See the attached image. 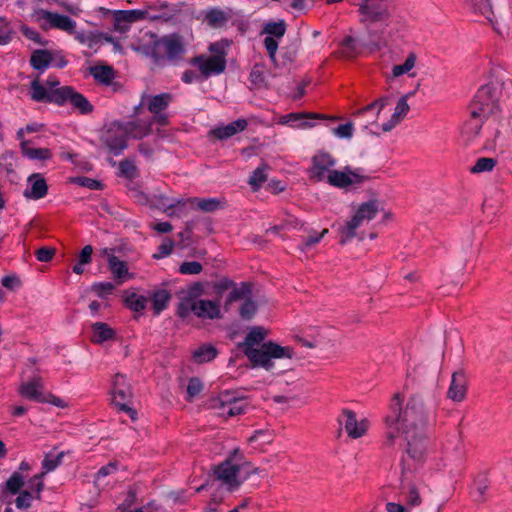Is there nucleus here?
Here are the masks:
<instances>
[{
	"instance_id": "nucleus-1",
	"label": "nucleus",
	"mask_w": 512,
	"mask_h": 512,
	"mask_svg": "<svg viewBox=\"0 0 512 512\" xmlns=\"http://www.w3.org/2000/svg\"><path fill=\"white\" fill-rule=\"evenodd\" d=\"M400 395L395 394L391 411L386 419V443L394 445L403 437L406 441L408 456L415 461H422L430 449V414L423 399L412 396L404 409H400Z\"/></svg>"
},
{
	"instance_id": "nucleus-2",
	"label": "nucleus",
	"mask_w": 512,
	"mask_h": 512,
	"mask_svg": "<svg viewBox=\"0 0 512 512\" xmlns=\"http://www.w3.org/2000/svg\"><path fill=\"white\" fill-rule=\"evenodd\" d=\"M499 89L494 83L481 86L470 107L472 115H481L486 119V129L493 130L494 138L488 137L483 143L486 151L503 153L506 137L501 130L500 107L498 104Z\"/></svg>"
},
{
	"instance_id": "nucleus-3",
	"label": "nucleus",
	"mask_w": 512,
	"mask_h": 512,
	"mask_svg": "<svg viewBox=\"0 0 512 512\" xmlns=\"http://www.w3.org/2000/svg\"><path fill=\"white\" fill-rule=\"evenodd\" d=\"M30 97L36 102L53 103L58 106L70 104L80 114L86 115L93 111V105L81 93L71 86H60L55 76H49L44 83L38 78L30 84Z\"/></svg>"
},
{
	"instance_id": "nucleus-4",
	"label": "nucleus",
	"mask_w": 512,
	"mask_h": 512,
	"mask_svg": "<svg viewBox=\"0 0 512 512\" xmlns=\"http://www.w3.org/2000/svg\"><path fill=\"white\" fill-rule=\"evenodd\" d=\"M203 293L204 286L200 282H195L181 291L177 315L180 318H187L190 314L202 319L219 318L221 316L219 302L199 299Z\"/></svg>"
},
{
	"instance_id": "nucleus-5",
	"label": "nucleus",
	"mask_w": 512,
	"mask_h": 512,
	"mask_svg": "<svg viewBox=\"0 0 512 512\" xmlns=\"http://www.w3.org/2000/svg\"><path fill=\"white\" fill-rule=\"evenodd\" d=\"M257 469H251L250 464L245 461L240 450L235 449L229 457L219 464L215 470L217 479L227 487L229 491H234L250 476L256 473Z\"/></svg>"
},
{
	"instance_id": "nucleus-6",
	"label": "nucleus",
	"mask_w": 512,
	"mask_h": 512,
	"mask_svg": "<svg viewBox=\"0 0 512 512\" xmlns=\"http://www.w3.org/2000/svg\"><path fill=\"white\" fill-rule=\"evenodd\" d=\"M245 355L253 366L263 367L269 370L273 367V360L291 358L293 350L286 346H280L272 341L264 342L258 348L245 350Z\"/></svg>"
},
{
	"instance_id": "nucleus-7",
	"label": "nucleus",
	"mask_w": 512,
	"mask_h": 512,
	"mask_svg": "<svg viewBox=\"0 0 512 512\" xmlns=\"http://www.w3.org/2000/svg\"><path fill=\"white\" fill-rule=\"evenodd\" d=\"M209 50L213 55H199L191 60V65L196 67L203 79L213 75H219L225 71L226 57L220 43H212Z\"/></svg>"
},
{
	"instance_id": "nucleus-8",
	"label": "nucleus",
	"mask_w": 512,
	"mask_h": 512,
	"mask_svg": "<svg viewBox=\"0 0 512 512\" xmlns=\"http://www.w3.org/2000/svg\"><path fill=\"white\" fill-rule=\"evenodd\" d=\"M378 212L379 204L377 201L372 200L362 203L352 219L340 228V242L344 244L351 240L356 235V230L374 219Z\"/></svg>"
},
{
	"instance_id": "nucleus-9",
	"label": "nucleus",
	"mask_w": 512,
	"mask_h": 512,
	"mask_svg": "<svg viewBox=\"0 0 512 512\" xmlns=\"http://www.w3.org/2000/svg\"><path fill=\"white\" fill-rule=\"evenodd\" d=\"M173 100V96L170 93H161L158 95H149L143 93L140 98V102L134 108V114L139 115L143 107H146L149 112L153 115L152 120L160 125H166L168 122L165 110L168 108Z\"/></svg>"
},
{
	"instance_id": "nucleus-10",
	"label": "nucleus",
	"mask_w": 512,
	"mask_h": 512,
	"mask_svg": "<svg viewBox=\"0 0 512 512\" xmlns=\"http://www.w3.org/2000/svg\"><path fill=\"white\" fill-rule=\"evenodd\" d=\"M112 402L121 410L126 412L131 419L136 418V412L129 406L132 398V390L125 375L116 374L112 383Z\"/></svg>"
},
{
	"instance_id": "nucleus-11",
	"label": "nucleus",
	"mask_w": 512,
	"mask_h": 512,
	"mask_svg": "<svg viewBox=\"0 0 512 512\" xmlns=\"http://www.w3.org/2000/svg\"><path fill=\"white\" fill-rule=\"evenodd\" d=\"M184 52L183 42L180 36L170 34L154 41L151 54L157 59H173Z\"/></svg>"
},
{
	"instance_id": "nucleus-12",
	"label": "nucleus",
	"mask_w": 512,
	"mask_h": 512,
	"mask_svg": "<svg viewBox=\"0 0 512 512\" xmlns=\"http://www.w3.org/2000/svg\"><path fill=\"white\" fill-rule=\"evenodd\" d=\"M358 12L362 23L385 22L391 16L385 0H362Z\"/></svg>"
},
{
	"instance_id": "nucleus-13",
	"label": "nucleus",
	"mask_w": 512,
	"mask_h": 512,
	"mask_svg": "<svg viewBox=\"0 0 512 512\" xmlns=\"http://www.w3.org/2000/svg\"><path fill=\"white\" fill-rule=\"evenodd\" d=\"M285 32L286 24L284 21L267 22L263 26L262 34L265 35L263 44L270 60L275 66H277L276 52L279 46V42L283 38Z\"/></svg>"
},
{
	"instance_id": "nucleus-14",
	"label": "nucleus",
	"mask_w": 512,
	"mask_h": 512,
	"mask_svg": "<svg viewBox=\"0 0 512 512\" xmlns=\"http://www.w3.org/2000/svg\"><path fill=\"white\" fill-rule=\"evenodd\" d=\"M127 139V130L123 122L111 123L102 136L104 144L114 155L121 154L126 148Z\"/></svg>"
},
{
	"instance_id": "nucleus-15",
	"label": "nucleus",
	"mask_w": 512,
	"mask_h": 512,
	"mask_svg": "<svg viewBox=\"0 0 512 512\" xmlns=\"http://www.w3.org/2000/svg\"><path fill=\"white\" fill-rule=\"evenodd\" d=\"M483 130V135L485 137V141L488 137L494 138L493 130L486 129V119L481 115H472L470 113V118L464 123L461 130V139L462 141L469 145L472 144L480 135V132Z\"/></svg>"
},
{
	"instance_id": "nucleus-16",
	"label": "nucleus",
	"mask_w": 512,
	"mask_h": 512,
	"mask_svg": "<svg viewBox=\"0 0 512 512\" xmlns=\"http://www.w3.org/2000/svg\"><path fill=\"white\" fill-rule=\"evenodd\" d=\"M338 422L345 429L350 438L357 439L364 436L369 428V421L365 418L357 419L355 412L344 409Z\"/></svg>"
},
{
	"instance_id": "nucleus-17",
	"label": "nucleus",
	"mask_w": 512,
	"mask_h": 512,
	"mask_svg": "<svg viewBox=\"0 0 512 512\" xmlns=\"http://www.w3.org/2000/svg\"><path fill=\"white\" fill-rule=\"evenodd\" d=\"M463 3L472 13L481 15L493 23L499 12V6L509 4V0H463Z\"/></svg>"
},
{
	"instance_id": "nucleus-18",
	"label": "nucleus",
	"mask_w": 512,
	"mask_h": 512,
	"mask_svg": "<svg viewBox=\"0 0 512 512\" xmlns=\"http://www.w3.org/2000/svg\"><path fill=\"white\" fill-rule=\"evenodd\" d=\"M367 179V176L361 173L360 169L351 170L346 167L344 170H334L329 174L327 182L337 188H346L349 186L359 185Z\"/></svg>"
},
{
	"instance_id": "nucleus-19",
	"label": "nucleus",
	"mask_w": 512,
	"mask_h": 512,
	"mask_svg": "<svg viewBox=\"0 0 512 512\" xmlns=\"http://www.w3.org/2000/svg\"><path fill=\"white\" fill-rule=\"evenodd\" d=\"M335 165L336 160L329 153L319 152L312 157L311 177L317 181H327Z\"/></svg>"
},
{
	"instance_id": "nucleus-20",
	"label": "nucleus",
	"mask_w": 512,
	"mask_h": 512,
	"mask_svg": "<svg viewBox=\"0 0 512 512\" xmlns=\"http://www.w3.org/2000/svg\"><path fill=\"white\" fill-rule=\"evenodd\" d=\"M37 18L45 22L49 28H56L69 34L74 33L76 29V22L66 15L40 9L37 11Z\"/></svg>"
},
{
	"instance_id": "nucleus-21",
	"label": "nucleus",
	"mask_w": 512,
	"mask_h": 512,
	"mask_svg": "<svg viewBox=\"0 0 512 512\" xmlns=\"http://www.w3.org/2000/svg\"><path fill=\"white\" fill-rule=\"evenodd\" d=\"M187 204H190L192 208H197L203 212H214L221 207V203L217 198H179L167 207L166 212L168 215H172V213L168 212L171 208L185 206Z\"/></svg>"
},
{
	"instance_id": "nucleus-22",
	"label": "nucleus",
	"mask_w": 512,
	"mask_h": 512,
	"mask_svg": "<svg viewBox=\"0 0 512 512\" xmlns=\"http://www.w3.org/2000/svg\"><path fill=\"white\" fill-rule=\"evenodd\" d=\"M48 193V185L45 178L40 173H34L27 179V188L23 195L27 199L39 200L44 198Z\"/></svg>"
},
{
	"instance_id": "nucleus-23",
	"label": "nucleus",
	"mask_w": 512,
	"mask_h": 512,
	"mask_svg": "<svg viewBox=\"0 0 512 512\" xmlns=\"http://www.w3.org/2000/svg\"><path fill=\"white\" fill-rule=\"evenodd\" d=\"M19 393L32 401L44 402L46 401L43 394V383L41 378L35 377L32 380L21 384Z\"/></svg>"
},
{
	"instance_id": "nucleus-24",
	"label": "nucleus",
	"mask_w": 512,
	"mask_h": 512,
	"mask_svg": "<svg viewBox=\"0 0 512 512\" xmlns=\"http://www.w3.org/2000/svg\"><path fill=\"white\" fill-rule=\"evenodd\" d=\"M317 118H322V116L313 113H289L281 116L279 123L281 125H290L292 128L305 129L313 126L307 119Z\"/></svg>"
},
{
	"instance_id": "nucleus-25",
	"label": "nucleus",
	"mask_w": 512,
	"mask_h": 512,
	"mask_svg": "<svg viewBox=\"0 0 512 512\" xmlns=\"http://www.w3.org/2000/svg\"><path fill=\"white\" fill-rule=\"evenodd\" d=\"M62 456H63L62 453L57 454V455L47 454L45 456V458L43 459V461H42L43 472L36 474L32 477V481H37V494L38 495L44 488L43 477L45 476L46 473L51 472L58 467V465L61 463Z\"/></svg>"
},
{
	"instance_id": "nucleus-26",
	"label": "nucleus",
	"mask_w": 512,
	"mask_h": 512,
	"mask_svg": "<svg viewBox=\"0 0 512 512\" xmlns=\"http://www.w3.org/2000/svg\"><path fill=\"white\" fill-rule=\"evenodd\" d=\"M248 122L245 119H237L224 126L216 127L211 131L215 138L219 140L228 139L247 128Z\"/></svg>"
},
{
	"instance_id": "nucleus-27",
	"label": "nucleus",
	"mask_w": 512,
	"mask_h": 512,
	"mask_svg": "<svg viewBox=\"0 0 512 512\" xmlns=\"http://www.w3.org/2000/svg\"><path fill=\"white\" fill-rule=\"evenodd\" d=\"M153 120H134V121H128L123 122L124 127L127 130V136L135 138V139H142L150 134L152 130V124Z\"/></svg>"
},
{
	"instance_id": "nucleus-28",
	"label": "nucleus",
	"mask_w": 512,
	"mask_h": 512,
	"mask_svg": "<svg viewBox=\"0 0 512 512\" xmlns=\"http://www.w3.org/2000/svg\"><path fill=\"white\" fill-rule=\"evenodd\" d=\"M408 97L409 95H404L399 99L390 120L382 125L384 132L391 131L407 115L410 110Z\"/></svg>"
},
{
	"instance_id": "nucleus-29",
	"label": "nucleus",
	"mask_w": 512,
	"mask_h": 512,
	"mask_svg": "<svg viewBox=\"0 0 512 512\" xmlns=\"http://www.w3.org/2000/svg\"><path fill=\"white\" fill-rule=\"evenodd\" d=\"M466 394V378L462 372H455L452 375L451 384L447 395L453 401H462Z\"/></svg>"
},
{
	"instance_id": "nucleus-30",
	"label": "nucleus",
	"mask_w": 512,
	"mask_h": 512,
	"mask_svg": "<svg viewBox=\"0 0 512 512\" xmlns=\"http://www.w3.org/2000/svg\"><path fill=\"white\" fill-rule=\"evenodd\" d=\"M108 266L118 284H122L127 278H131L127 264L114 255L108 257Z\"/></svg>"
},
{
	"instance_id": "nucleus-31",
	"label": "nucleus",
	"mask_w": 512,
	"mask_h": 512,
	"mask_svg": "<svg viewBox=\"0 0 512 512\" xmlns=\"http://www.w3.org/2000/svg\"><path fill=\"white\" fill-rule=\"evenodd\" d=\"M92 342L102 344L115 336V331L106 323L96 322L92 324Z\"/></svg>"
},
{
	"instance_id": "nucleus-32",
	"label": "nucleus",
	"mask_w": 512,
	"mask_h": 512,
	"mask_svg": "<svg viewBox=\"0 0 512 512\" xmlns=\"http://www.w3.org/2000/svg\"><path fill=\"white\" fill-rule=\"evenodd\" d=\"M20 149L24 157L30 160L45 161L52 157V152L48 148H33L29 142H23L20 144Z\"/></svg>"
},
{
	"instance_id": "nucleus-33",
	"label": "nucleus",
	"mask_w": 512,
	"mask_h": 512,
	"mask_svg": "<svg viewBox=\"0 0 512 512\" xmlns=\"http://www.w3.org/2000/svg\"><path fill=\"white\" fill-rule=\"evenodd\" d=\"M90 74L93 78L103 85H112L115 73L112 67L107 65L93 66L90 68Z\"/></svg>"
},
{
	"instance_id": "nucleus-34",
	"label": "nucleus",
	"mask_w": 512,
	"mask_h": 512,
	"mask_svg": "<svg viewBox=\"0 0 512 512\" xmlns=\"http://www.w3.org/2000/svg\"><path fill=\"white\" fill-rule=\"evenodd\" d=\"M152 309L155 315H159L168 306L171 294L166 289H159L150 295Z\"/></svg>"
},
{
	"instance_id": "nucleus-35",
	"label": "nucleus",
	"mask_w": 512,
	"mask_h": 512,
	"mask_svg": "<svg viewBox=\"0 0 512 512\" xmlns=\"http://www.w3.org/2000/svg\"><path fill=\"white\" fill-rule=\"evenodd\" d=\"M148 300L149 298L144 295L131 292L126 294L124 302L130 310L142 313L147 307Z\"/></svg>"
},
{
	"instance_id": "nucleus-36",
	"label": "nucleus",
	"mask_w": 512,
	"mask_h": 512,
	"mask_svg": "<svg viewBox=\"0 0 512 512\" xmlns=\"http://www.w3.org/2000/svg\"><path fill=\"white\" fill-rule=\"evenodd\" d=\"M229 16L223 10L210 9L205 13L204 21L212 28H220L228 22Z\"/></svg>"
},
{
	"instance_id": "nucleus-37",
	"label": "nucleus",
	"mask_w": 512,
	"mask_h": 512,
	"mask_svg": "<svg viewBox=\"0 0 512 512\" xmlns=\"http://www.w3.org/2000/svg\"><path fill=\"white\" fill-rule=\"evenodd\" d=\"M52 59V54L48 50H36L31 55L30 63L34 69L44 71Z\"/></svg>"
},
{
	"instance_id": "nucleus-38",
	"label": "nucleus",
	"mask_w": 512,
	"mask_h": 512,
	"mask_svg": "<svg viewBox=\"0 0 512 512\" xmlns=\"http://www.w3.org/2000/svg\"><path fill=\"white\" fill-rule=\"evenodd\" d=\"M266 333L261 327H254L245 337L244 342L241 344L243 351L249 348H258L261 342L265 339Z\"/></svg>"
},
{
	"instance_id": "nucleus-39",
	"label": "nucleus",
	"mask_w": 512,
	"mask_h": 512,
	"mask_svg": "<svg viewBox=\"0 0 512 512\" xmlns=\"http://www.w3.org/2000/svg\"><path fill=\"white\" fill-rule=\"evenodd\" d=\"M218 352L216 348L210 344H204L193 351L192 357L196 363H205L212 361Z\"/></svg>"
},
{
	"instance_id": "nucleus-40",
	"label": "nucleus",
	"mask_w": 512,
	"mask_h": 512,
	"mask_svg": "<svg viewBox=\"0 0 512 512\" xmlns=\"http://www.w3.org/2000/svg\"><path fill=\"white\" fill-rule=\"evenodd\" d=\"M417 61V56L415 53H410L405 59L403 64L394 65L392 68V77L397 78L404 74H408L411 77H414V73H410L412 69L415 67Z\"/></svg>"
},
{
	"instance_id": "nucleus-41",
	"label": "nucleus",
	"mask_w": 512,
	"mask_h": 512,
	"mask_svg": "<svg viewBox=\"0 0 512 512\" xmlns=\"http://www.w3.org/2000/svg\"><path fill=\"white\" fill-rule=\"evenodd\" d=\"M230 399H231V393L224 392V393H221L217 398H215L212 401V407L215 410H217V413L219 416L225 417V418L231 417L230 412H229L230 405L228 404V403H230Z\"/></svg>"
},
{
	"instance_id": "nucleus-42",
	"label": "nucleus",
	"mask_w": 512,
	"mask_h": 512,
	"mask_svg": "<svg viewBox=\"0 0 512 512\" xmlns=\"http://www.w3.org/2000/svg\"><path fill=\"white\" fill-rule=\"evenodd\" d=\"M340 48L341 55L346 58L355 57L361 52V47L357 40L352 36L345 37L340 44Z\"/></svg>"
},
{
	"instance_id": "nucleus-43",
	"label": "nucleus",
	"mask_w": 512,
	"mask_h": 512,
	"mask_svg": "<svg viewBox=\"0 0 512 512\" xmlns=\"http://www.w3.org/2000/svg\"><path fill=\"white\" fill-rule=\"evenodd\" d=\"M15 34L11 22L6 17L0 16V46L8 45Z\"/></svg>"
},
{
	"instance_id": "nucleus-44",
	"label": "nucleus",
	"mask_w": 512,
	"mask_h": 512,
	"mask_svg": "<svg viewBox=\"0 0 512 512\" xmlns=\"http://www.w3.org/2000/svg\"><path fill=\"white\" fill-rule=\"evenodd\" d=\"M267 169L268 166L266 164H263L257 167L250 176L248 183L254 191L258 190L262 186V184L267 180Z\"/></svg>"
},
{
	"instance_id": "nucleus-45",
	"label": "nucleus",
	"mask_w": 512,
	"mask_h": 512,
	"mask_svg": "<svg viewBox=\"0 0 512 512\" xmlns=\"http://www.w3.org/2000/svg\"><path fill=\"white\" fill-rule=\"evenodd\" d=\"M496 165H497L496 159L490 158V157H481L470 168V172L473 174L490 172L495 168Z\"/></svg>"
},
{
	"instance_id": "nucleus-46",
	"label": "nucleus",
	"mask_w": 512,
	"mask_h": 512,
	"mask_svg": "<svg viewBox=\"0 0 512 512\" xmlns=\"http://www.w3.org/2000/svg\"><path fill=\"white\" fill-rule=\"evenodd\" d=\"M252 293V287L250 283L242 282L239 287L234 288L228 295V300L234 302L237 300L245 299Z\"/></svg>"
},
{
	"instance_id": "nucleus-47",
	"label": "nucleus",
	"mask_w": 512,
	"mask_h": 512,
	"mask_svg": "<svg viewBox=\"0 0 512 512\" xmlns=\"http://www.w3.org/2000/svg\"><path fill=\"white\" fill-rule=\"evenodd\" d=\"M74 38L82 45H86L89 48H93L98 43V38L91 32L76 31L74 29Z\"/></svg>"
},
{
	"instance_id": "nucleus-48",
	"label": "nucleus",
	"mask_w": 512,
	"mask_h": 512,
	"mask_svg": "<svg viewBox=\"0 0 512 512\" xmlns=\"http://www.w3.org/2000/svg\"><path fill=\"white\" fill-rule=\"evenodd\" d=\"M119 12L123 16L122 19H124L126 22L130 24L148 18L147 10L134 9Z\"/></svg>"
},
{
	"instance_id": "nucleus-49",
	"label": "nucleus",
	"mask_w": 512,
	"mask_h": 512,
	"mask_svg": "<svg viewBox=\"0 0 512 512\" xmlns=\"http://www.w3.org/2000/svg\"><path fill=\"white\" fill-rule=\"evenodd\" d=\"M24 484L23 476L19 472H14L6 481V489L11 494H16L20 491Z\"/></svg>"
},
{
	"instance_id": "nucleus-50",
	"label": "nucleus",
	"mask_w": 512,
	"mask_h": 512,
	"mask_svg": "<svg viewBox=\"0 0 512 512\" xmlns=\"http://www.w3.org/2000/svg\"><path fill=\"white\" fill-rule=\"evenodd\" d=\"M228 404L230 405L229 412L231 417L241 415L247 409V402L244 399L235 398L232 394Z\"/></svg>"
},
{
	"instance_id": "nucleus-51",
	"label": "nucleus",
	"mask_w": 512,
	"mask_h": 512,
	"mask_svg": "<svg viewBox=\"0 0 512 512\" xmlns=\"http://www.w3.org/2000/svg\"><path fill=\"white\" fill-rule=\"evenodd\" d=\"M203 270L202 264L197 261L183 262L179 267L182 275H197Z\"/></svg>"
},
{
	"instance_id": "nucleus-52",
	"label": "nucleus",
	"mask_w": 512,
	"mask_h": 512,
	"mask_svg": "<svg viewBox=\"0 0 512 512\" xmlns=\"http://www.w3.org/2000/svg\"><path fill=\"white\" fill-rule=\"evenodd\" d=\"M115 286L111 282H98L92 285V291L101 298H106L112 294Z\"/></svg>"
},
{
	"instance_id": "nucleus-53",
	"label": "nucleus",
	"mask_w": 512,
	"mask_h": 512,
	"mask_svg": "<svg viewBox=\"0 0 512 512\" xmlns=\"http://www.w3.org/2000/svg\"><path fill=\"white\" fill-rule=\"evenodd\" d=\"M257 311V305L256 303L247 298L244 303L241 305L240 307V316L243 318V319H246V320H250L256 313Z\"/></svg>"
},
{
	"instance_id": "nucleus-54",
	"label": "nucleus",
	"mask_w": 512,
	"mask_h": 512,
	"mask_svg": "<svg viewBox=\"0 0 512 512\" xmlns=\"http://www.w3.org/2000/svg\"><path fill=\"white\" fill-rule=\"evenodd\" d=\"M203 390V384L198 378H191L187 386V400L191 401Z\"/></svg>"
},
{
	"instance_id": "nucleus-55",
	"label": "nucleus",
	"mask_w": 512,
	"mask_h": 512,
	"mask_svg": "<svg viewBox=\"0 0 512 512\" xmlns=\"http://www.w3.org/2000/svg\"><path fill=\"white\" fill-rule=\"evenodd\" d=\"M333 134L338 138L350 139L353 136L354 126L351 122L341 124L332 130Z\"/></svg>"
},
{
	"instance_id": "nucleus-56",
	"label": "nucleus",
	"mask_w": 512,
	"mask_h": 512,
	"mask_svg": "<svg viewBox=\"0 0 512 512\" xmlns=\"http://www.w3.org/2000/svg\"><path fill=\"white\" fill-rule=\"evenodd\" d=\"M328 233V229H323L320 233L314 231L308 235V237L304 240L302 244V250H307L311 248L313 245L320 242V240Z\"/></svg>"
},
{
	"instance_id": "nucleus-57",
	"label": "nucleus",
	"mask_w": 512,
	"mask_h": 512,
	"mask_svg": "<svg viewBox=\"0 0 512 512\" xmlns=\"http://www.w3.org/2000/svg\"><path fill=\"white\" fill-rule=\"evenodd\" d=\"M120 172L123 176L133 179L137 176V168L130 160H123L119 164Z\"/></svg>"
},
{
	"instance_id": "nucleus-58",
	"label": "nucleus",
	"mask_w": 512,
	"mask_h": 512,
	"mask_svg": "<svg viewBox=\"0 0 512 512\" xmlns=\"http://www.w3.org/2000/svg\"><path fill=\"white\" fill-rule=\"evenodd\" d=\"M250 80L255 85H261L264 83L265 77H264V69L263 66L256 64L253 66L251 73H250Z\"/></svg>"
},
{
	"instance_id": "nucleus-59",
	"label": "nucleus",
	"mask_w": 512,
	"mask_h": 512,
	"mask_svg": "<svg viewBox=\"0 0 512 512\" xmlns=\"http://www.w3.org/2000/svg\"><path fill=\"white\" fill-rule=\"evenodd\" d=\"M405 493L407 502L410 505L418 506L421 504V497L419 495L418 489L414 485L409 486Z\"/></svg>"
},
{
	"instance_id": "nucleus-60",
	"label": "nucleus",
	"mask_w": 512,
	"mask_h": 512,
	"mask_svg": "<svg viewBox=\"0 0 512 512\" xmlns=\"http://www.w3.org/2000/svg\"><path fill=\"white\" fill-rule=\"evenodd\" d=\"M122 17L121 13L116 11L114 15V30L119 33H126L130 29L131 24L122 19Z\"/></svg>"
},
{
	"instance_id": "nucleus-61",
	"label": "nucleus",
	"mask_w": 512,
	"mask_h": 512,
	"mask_svg": "<svg viewBox=\"0 0 512 512\" xmlns=\"http://www.w3.org/2000/svg\"><path fill=\"white\" fill-rule=\"evenodd\" d=\"M32 495L29 491H22L15 500L16 507L26 509L31 506Z\"/></svg>"
},
{
	"instance_id": "nucleus-62",
	"label": "nucleus",
	"mask_w": 512,
	"mask_h": 512,
	"mask_svg": "<svg viewBox=\"0 0 512 512\" xmlns=\"http://www.w3.org/2000/svg\"><path fill=\"white\" fill-rule=\"evenodd\" d=\"M74 181L78 185L87 187L91 190H99L102 187V184L99 181L88 177H78Z\"/></svg>"
},
{
	"instance_id": "nucleus-63",
	"label": "nucleus",
	"mask_w": 512,
	"mask_h": 512,
	"mask_svg": "<svg viewBox=\"0 0 512 512\" xmlns=\"http://www.w3.org/2000/svg\"><path fill=\"white\" fill-rule=\"evenodd\" d=\"M174 247V242L170 238H166L159 246L158 254H154V258H162L171 254Z\"/></svg>"
},
{
	"instance_id": "nucleus-64",
	"label": "nucleus",
	"mask_w": 512,
	"mask_h": 512,
	"mask_svg": "<svg viewBox=\"0 0 512 512\" xmlns=\"http://www.w3.org/2000/svg\"><path fill=\"white\" fill-rule=\"evenodd\" d=\"M55 250L49 247H42L36 251V258L40 262H49L54 256Z\"/></svg>"
}]
</instances>
